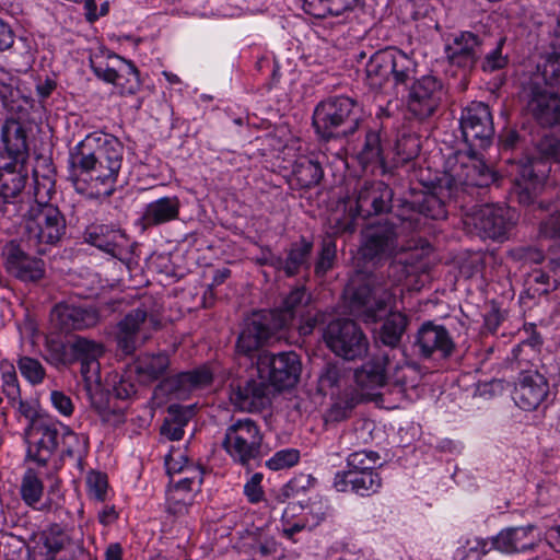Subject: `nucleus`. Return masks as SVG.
<instances>
[{
  "instance_id": "f257e3e1",
  "label": "nucleus",
  "mask_w": 560,
  "mask_h": 560,
  "mask_svg": "<svg viewBox=\"0 0 560 560\" xmlns=\"http://www.w3.org/2000/svg\"><path fill=\"white\" fill-rule=\"evenodd\" d=\"M440 179L434 192H421L405 206L412 212L433 220L445 219L451 209L462 212L476 201L481 191L497 182V173L481 159L471 154H456L455 162Z\"/></svg>"
},
{
  "instance_id": "f03ea898",
  "label": "nucleus",
  "mask_w": 560,
  "mask_h": 560,
  "mask_svg": "<svg viewBox=\"0 0 560 560\" xmlns=\"http://www.w3.org/2000/svg\"><path fill=\"white\" fill-rule=\"evenodd\" d=\"M124 161V144L105 132L89 133L70 152L72 174L84 175L98 195L110 196Z\"/></svg>"
},
{
  "instance_id": "7ed1b4c3",
  "label": "nucleus",
  "mask_w": 560,
  "mask_h": 560,
  "mask_svg": "<svg viewBox=\"0 0 560 560\" xmlns=\"http://www.w3.org/2000/svg\"><path fill=\"white\" fill-rule=\"evenodd\" d=\"M310 302L311 294L306 289L296 287L284 296L279 307L254 313L237 338V351L249 355L258 350L279 330L292 326L298 317L303 318L308 313Z\"/></svg>"
},
{
  "instance_id": "20e7f679",
  "label": "nucleus",
  "mask_w": 560,
  "mask_h": 560,
  "mask_svg": "<svg viewBox=\"0 0 560 560\" xmlns=\"http://www.w3.org/2000/svg\"><path fill=\"white\" fill-rule=\"evenodd\" d=\"M389 293L387 288L376 284L374 277L366 278L353 288L349 307L364 323H376L384 318L378 331V341L392 349L399 346L409 324V318L401 312H389Z\"/></svg>"
},
{
  "instance_id": "39448f33",
  "label": "nucleus",
  "mask_w": 560,
  "mask_h": 560,
  "mask_svg": "<svg viewBox=\"0 0 560 560\" xmlns=\"http://www.w3.org/2000/svg\"><path fill=\"white\" fill-rule=\"evenodd\" d=\"M362 117V105L355 98L346 95L329 96L315 106L312 125L322 140L329 141L352 136Z\"/></svg>"
},
{
  "instance_id": "423d86ee",
  "label": "nucleus",
  "mask_w": 560,
  "mask_h": 560,
  "mask_svg": "<svg viewBox=\"0 0 560 560\" xmlns=\"http://www.w3.org/2000/svg\"><path fill=\"white\" fill-rule=\"evenodd\" d=\"M25 230L38 255H46L50 247L58 246L67 234L65 214L57 206L45 201L39 183L36 185L35 205L27 211Z\"/></svg>"
},
{
  "instance_id": "0eeeda50",
  "label": "nucleus",
  "mask_w": 560,
  "mask_h": 560,
  "mask_svg": "<svg viewBox=\"0 0 560 560\" xmlns=\"http://www.w3.org/2000/svg\"><path fill=\"white\" fill-rule=\"evenodd\" d=\"M413 75H417V62L396 47L375 51L365 65L366 83L376 91L387 83H392L397 92L406 90Z\"/></svg>"
},
{
  "instance_id": "6e6552de",
  "label": "nucleus",
  "mask_w": 560,
  "mask_h": 560,
  "mask_svg": "<svg viewBox=\"0 0 560 560\" xmlns=\"http://www.w3.org/2000/svg\"><path fill=\"white\" fill-rule=\"evenodd\" d=\"M393 189L383 180L359 182L353 198L349 199V215L336 221V233H353L358 217L369 219L388 213L393 208Z\"/></svg>"
},
{
  "instance_id": "1a4fd4ad",
  "label": "nucleus",
  "mask_w": 560,
  "mask_h": 560,
  "mask_svg": "<svg viewBox=\"0 0 560 560\" xmlns=\"http://www.w3.org/2000/svg\"><path fill=\"white\" fill-rule=\"evenodd\" d=\"M472 202L463 210V224L467 233L482 240L503 241L514 225L513 213L504 206Z\"/></svg>"
},
{
  "instance_id": "9d476101",
  "label": "nucleus",
  "mask_w": 560,
  "mask_h": 560,
  "mask_svg": "<svg viewBox=\"0 0 560 560\" xmlns=\"http://www.w3.org/2000/svg\"><path fill=\"white\" fill-rule=\"evenodd\" d=\"M401 250L398 226L394 222L377 221L361 230L359 255L364 262L380 266L396 257Z\"/></svg>"
},
{
  "instance_id": "9b49d317",
  "label": "nucleus",
  "mask_w": 560,
  "mask_h": 560,
  "mask_svg": "<svg viewBox=\"0 0 560 560\" xmlns=\"http://www.w3.org/2000/svg\"><path fill=\"white\" fill-rule=\"evenodd\" d=\"M262 438L256 421L237 419L226 428L222 447L234 463L249 466L261 456Z\"/></svg>"
},
{
  "instance_id": "f8f14e48",
  "label": "nucleus",
  "mask_w": 560,
  "mask_h": 560,
  "mask_svg": "<svg viewBox=\"0 0 560 560\" xmlns=\"http://www.w3.org/2000/svg\"><path fill=\"white\" fill-rule=\"evenodd\" d=\"M160 328L161 320L155 313L149 312L144 305L133 308L117 324V348L125 355H131Z\"/></svg>"
},
{
  "instance_id": "ddd939ff",
  "label": "nucleus",
  "mask_w": 560,
  "mask_h": 560,
  "mask_svg": "<svg viewBox=\"0 0 560 560\" xmlns=\"http://www.w3.org/2000/svg\"><path fill=\"white\" fill-rule=\"evenodd\" d=\"M257 376L281 392L294 387L302 372L300 357L294 351L272 353L262 351L256 362Z\"/></svg>"
},
{
  "instance_id": "4468645a",
  "label": "nucleus",
  "mask_w": 560,
  "mask_h": 560,
  "mask_svg": "<svg viewBox=\"0 0 560 560\" xmlns=\"http://www.w3.org/2000/svg\"><path fill=\"white\" fill-rule=\"evenodd\" d=\"M327 348L347 361L360 359L368 353L369 340L361 327L352 319L331 320L323 334Z\"/></svg>"
},
{
  "instance_id": "2eb2a0df",
  "label": "nucleus",
  "mask_w": 560,
  "mask_h": 560,
  "mask_svg": "<svg viewBox=\"0 0 560 560\" xmlns=\"http://www.w3.org/2000/svg\"><path fill=\"white\" fill-rule=\"evenodd\" d=\"M522 100L525 113L540 127L560 125V93L547 83L530 80L524 88Z\"/></svg>"
},
{
  "instance_id": "dca6fc26",
  "label": "nucleus",
  "mask_w": 560,
  "mask_h": 560,
  "mask_svg": "<svg viewBox=\"0 0 560 560\" xmlns=\"http://www.w3.org/2000/svg\"><path fill=\"white\" fill-rule=\"evenodd\" d=\"M459 126L464 141L470 148L466 154L479 159L472 149L488 148L494 137L493 117L489 105L483 102L469 103L462 110Z\"/></svg>"
},
{
  "instance_id": "f3484780",
  "label": "nucleus",
  "mask_w": 560,
  "mask_h": 560,
  "mask_svg": "<svg viewBox=\"0 0 560 560\" xmlns=\"http://www.w3.org/2000/svg\"><path fill=\"white\" fill-rule=\"evenodd\" d=\"M406 91H408L407 109L419 120L433 116L445 94L442 81L430 74L419 79L413 75Z\"/></svg>"
},
{
  "instance_id": "a211bd4d",
  "label": "nucleus",
  "mask_w": 560,
  "mask_h": 560,
  "mask_svg": "<svg viewBox=\"0 0 560 560\" xmlns=\"http://www.w3.org/2000/svg\"><path fill=\"white\" fill-rule=\"evenodd\" d=\"M65 425L51 418L33 420L26 433L37 436V440L28 443L27 458L35 462L38 466H46L61 442Z\"/></svg>"
},
{
  "instance_id": "6ab92c4d",
  "label": "nucleus",
  "mask_w": 560,
  "mask_h": 560,
  "mask_svg": "<svg viewBox=\"0 0 560 560\" xmlns=\"http://www.w3.org/2000/svg\"><path fill=\"white\" fill-rule=\"evenodd\" d=\"M413 348L417 354L424 360H445L453 355L456 349L455 341L444 325L434 320L421 324L415 335Z\"/></svg>"
},
{
  "instance_id": "aec40b11",
  "label": "nucleus",
  "mask_w": 560,
  "mask_h": 560,
  "mask_svg": "<svg viewBox=\"0 0 560 560\" xmlns=\"http://www.w3.org/2000/svg\"><path fill=\"white\" fill-rule=\"evenodd\" d=\"M7 272L23 282H37L45 276L43 259L26 253L16 240L7 242L1 250Z\"/></svg>"
},
{
  "instance_id": "412c9836",
  "label": "nucleus",
  "mask_w": 560,
  "mask_h": 560,
  "mask_svg": "<svg viewBox=\"0 0 560 560\" xmlns=\"http://www.w3.org/2000/svg\"><path fill=\"white\" fill-rule=\"evenodd\" d=\"M506 163L511 164L512 170L509 175L513 177L514 189L520 203L530 205L537 197L544 182L547 177V171L539 168L540 163L535 160L514 161L506 158Z\"/></svg>"
},
{
  "instance_id": "4be33fe9",
  "label": "nucleus",
  "mask_w": 560,
  "mask_h": 560,
  "mask_svg": "<svg viewBox=\"0 0 560 560\" xmlns=\"http://www.w3.org/2000/svg\"><path fill=\"white\" fill-rule=\"evenodd\" d=\"M491 538L494 550L509 556L536 552L541 542L535 524L509 526Z\"/></svg>"
},
{
  "instance_id": "5701e85b",
  "label": "nucleus",
  "mask_w": 560,
  "mask_h": 560,
  "mask_svg": "<svg viewBox=\"0 0 560 560\" xmlns=\"http://www.w3.org/2000/svg\"><path fill=\"white\" fill-rule=\"evenodd\" d=\"M230 400L241 411H261L270 402L268 384L259 376L233 380L230 384Z\"/></svg>"
},
{
  "instance_id": "b1692460",
  "label": "nucleus",
  "mask_w": 560,
  "mask_h": 560,
  "mask_svg": "<svg viewBox=\"0 0 560 560\" xmlns=\"http://www.w3.org/2000/svg\"><path fill=\"white\" fill-rule=\"evenodd\" d=\"M389 364V355L385 352H380L372 355L353 372L351 371V381L355 384L353 388L364 394V400L371 399L374 390L387 384Z\"/></svg>"
},
{
  "instance_id": "393cba45",
  "label": "nucleus",
  "mask_w": 560,
  "mask_h": 560,
  "mask_svg": "<svg viewBox=\"0 0 560 560\" xmlns=\"http://www.w3.org/2000/svg\"><path fill=\"white\" fill-rule=\"evenodd\" d=\"M549 394V383L537 370H521L514 385L513 399L523 410L537 409Z\"/></svg>"
},
{
  "instance_id": "a878e982",
  "label": "nucleus",
  "mask_w": 560,
  "mask_h": 560,
  "mask_svg": "<svg viewBox=\"0 0 560 560\" xmlns=\"http://www.w3.org/2000/svg\"><path fill=\"white\" fill-rule=\"evenodd\" d=\"M50 318L58 330L70 332L94 327L100 320V314L91 305L59 303L52 308Z\"/></svg>"
},
{
  "instance_id": "bb28decb",
  "label": "nucleus",
  "mask_w": 560,
  "mask_h": 560,
  "mask_svg": "<svg viewBox=\"0 0 560 560\" xmlns=\"http://www.w3.org/2000/svg\"><path fill=\"white\" fill-rule=\"evenodd\" d=\"M83 238L85 243L119 260H124L129 254V238L120 229L92 224L84 231Z\"/></svg>"
},
{
  "instance_id": "cd10ccee",
  "label": "nucleus",
  "mask_w": 560,
  "mask_h": 560,
  "mask_svg": "<svg viewBox=\"0 0 560 560\" xmlns=\"http://www.w3.org/2000/svg\"><path fill=\"white\" fill-rule=\"evenodd\" d=\"M445 55L451 65L471 69L481 58L482 39L472 32L462 31L445 45Z\"/></svg>"
},
{
  "instance_id": "c85d7f7f",
  "label": "nucleus",
  "mask_w": 560,
  "mask_h": 560,
  "mask_svg": "<svg viewBox=\"0 0 560 560\" xmlns=\"http://www.w3.org/2000/svg\"><path fill=\"white\" fill-rule=\"evenodd\" d=\"M21 118L10 117L1 126L2 156L10 159L9 163L25 165L30 156L27 130L20 121Z\"/></svg>"
},
{
  "instance_id": "c756f323",
  "label": "nucleus",
  "mask_w": 560,
  "mask_h": 560,
  "mask_svg": "<svg viewBox=\"0 0 560 560\" xmlns=\"http://www.w3.org/2000/svg\"><path fill=\"white\" fill-rule=\"evenodd\" d=\"M12 49L11 63L18 73L27 72L35 61L31 42L25 37L16 39L11 24L0 18V52Z\"/></svg>"
},
{
  "instance_id": "7c9ffc66",
  "label": "nucleus",
  "mask_w": 560,
  "mask_h": 560,
  "mask_svg": "<svg viewBox=\"0 0 560 560\" xmlns=\"http://www.w3.org/2000/svg\"><path fill=\"white\" fill-rule=\"evenodd\" d=\"M20 79L0 67V102L9 113L24 118L33 107L34 100L23 95L19 89Z\"/></svg>"
},
{
  "instance_id": "2f4dec72",
  "label": "nucleus",
  "mask_w": 560,
  "mask_h": 560,
  "mask_svg": "<svg viewBox=\"0 0 560 560\" xmlns=\"http://www.w3.org/2000/svg\"><path fill=\"white\" fill-rule=\"evenodd\" d=\"M338 492H352L360 497H371L382 488V477L377 471L336 472L332 481Z\"/></svg>"
},
{
  "instance_id": "473e14b6",
  "label": "nucleus",
  "mask_w": 560,
  "mask_h": 560,
  "mask_svg": "<svg viewBox=\"0 0 560 560\" xmlns=\"http://www.w3.org/2000/svg\"><path fill=\"white\" fill-rule=\"evenodd\" d=\"M26 180L24 165L7 163L0 166V213H8V206L15 203Z\"/></svg>"
},
{
  "instance_id": "72a5a7b5",
  "label": "nucleus",
  "mask_w": 560,
  "mask_h": 560,
  "mask_svg": "<svg viewBox=\"0 0 560 560\" xmlns=\"http://www.w3.org/2000/svg\"><path fill=\"white\" fill-rule=\"evenodd\" d=\"M314 249V243L301 236L292 242L284 249V257L281 256V272L288 278L295 277L303 271L311 269V258Z\"/></svg>"
},
{
  "instance_id": "f704fd0d",
  "label": "nucleus",
  "mask_w": 560,
  "mask_h": 560,
  "mask_svg": "<svg viewBox=\"0 0 560 560\" xmlns=\"http://www.w3.org/2000/svg\"><path fill=\"white\" fill-rule=\"evenodd\" d=\"M69 541L68 535L58 524H51L39 534L34 547L28 549L30 560H55Z\"/></svg>"
},
{
  "instance_id": "c9c22d12",
  "label": "nucleus",
  "mask_w": 560,
  "mask_h": 560,
  "mask_svg": "<svg viewBox=\"0 0 560 560\" xmlns=\"http://www.w3.org/2000/svg\"><path fill=\"white\" fill-rule=\"evenodd\" d=\"M350 382L351 370L347 369L342 363L328 362L319 372L317 390L323 395L330 393L334 396L346 388H353Z\"/></svg>"
},
{
  "instance_id": "e433bc0d",
  "label": "nucleus",
  "mask_w": 560,
  "mask_h": 560,
  "mask_svg": "<svg viewBox=\"0 0 560 560\" xmlns=\"http://www.w3.org/2000/svg\"><path fill=\"white\" fill-rule=\"evenodd\" d=\"M182 203L177 196L161 197L147 205L142 221L147 226H156L178 219Z\"/></svg>"
},
{
  "instance_id": "4c0bfd02",
  "label": "nucleus",
  "mask_w": 560,
  "mask_h": 560,
  "mask_svg": "<svg viewBox=\"0 0 560 560\" xmlns=\"http://www.w3.org/2000/svg\"><path fill=\"white\" fill-rule=\"evenodd\" d=\"M93 73L102 81L115 85L119 73H128L126 59L110 51H101L90 58Z\"/></svg>"
},
{
  "instance_id": "58836bf2",
  "label": "nucleus",
  "mask_w": 560,
  "mask_h": 560,
  "mask_svg": "<svg viewBox=\"0 0 560 560\" xmlns=\"http://www.w3.org/2000/svg\"><path fill=\"white\" fill-rule=\"evenodd\" d=\"M330 408L326 411V422H341L348 419L357 405L364 400V394L354 388H346L336 393Z\"/></svg>"
},
{
  "instance_id": "ea45409f",
  "label": "nucleus",
  "mask_w": 560,
  "mask_h": 560,
  "mask_svg": "<svg viewBox=\"0 0 560 560\" xmlns=\"http://www.w3.org/2000/svg\"><path fill=\"white\" fill-rule=\"evenodd\" d=\"M44 482L33 468H27L22 476L20 495L24 504L33 510L47 511L49 504H42L44 497Z\"/></svg>"
},
{
  "instance_id": "a19ab883",
  "label": "nucleus",
  "mask_w": 560,
  "mask_h": 560,
  "mask_svg": "<svg viewBox=\"0 0 560 560\" xmlns=\"http://www.w3.org/2000/svg\"><path fill=\"white\" fill-rule=\"evenodd\" d=\"M168 366L170 358L167 354H145L136 361L133 372L140 382L151 383L163 376Z\"/></svg>"
},
{
  "instance_id": "79ce46f5",
  "label": "nucleus",
  "mask_w": 560,
  "mask_h": 560,
  "mask_svg": "<svg viewBox=\"0 0 560 560\" xmlns=\"http://www.w3.org/2000/svg\"><path fill=\"white\" fill-rule=\"evenodd\" d=\"M63 446L61 457L71 458L80 471L84 469V460L89 453V439L85 435L73 432L70 427L65 425L61 436Z\"/></svg>"
},
{
  "instance_id": "37998d69",
  "label": "nucleus",
  "mask_w": 560,
  "mask_h": 560,
  "mask_svg": "<svg viewBox=\"0 0 560 560\" xmlns=\"http://www.w3.org/2000/svg\"><path fill=\"white\" fill-rule=\"evenodd\" d=\"M293 174L302 188H311L319 184L324 171L316 158L301 156L294 162Z\"/></svg>"
},
{
  "instance_id": "c03bdc74",
  "label": "nucleus",
  "mask_w": 560,
  "mask_h": 560,
  "mask_svg": "<svg viewBox=\"0 0 560 560\" xmlns=\"http://www.w3.org/2000/svg\"><path fill=\"white\" fill-rule=\"evenodd\" d=\"M358 160L363 167L369 165L384 166L383 144L381 133L377 130H366L361 149L358 151Z\"/></svg>"
},
{
  "instance_id": "a18cd8bd",
  "label": "nucleus",
  "mask_w": 560,
  "mask_h": 560,
  "mask_svg": "<svg viewBox=\"0 0 560 560\" xmlns=\"http://www.w3.org/2000/svg\"><path fill=\"white\" fill-rule=\"evenodd\" d=\"M91 406L104 421H110L112 417L120 419L124 416V407L114 402L112 390H105L98 385L92 389L89 388Z\"/></svg>"
},
{
  "instance_id": "49530a36",
  "label": "nucleus",
  "mask_w": 560,
  "mask_h": 560,
  "mask_svg": "<svg viewBox=\"0 0 560 560\" xmlns=\"http://www.w3.org/2000/svg\"><path fill=\"white\" fill-rule=\"evenodd\" d=\"M541 75V83H547L553 89L560 86V39L549 35Z\"/></svg>"
},
{
  "instance_id": "de8ad7c7",
  "label": "nucleus",
  "mask_w": 560,
  "mask_h": 560,
  "mask_svg": "<svg viewBox=\"0 0 560 560\" xmlns=\"http://www.w3.org/2000/svg\"><path fill=\"white\" fill-rule=\"evenodd\" d=\"M72 342L67 343L58 338H47L45 342L46 354L44 359L56 369L73 364L71 355Z\"/></svg>"
},
{
  "instance_id": "09e8293b",
  "label": "nucleus",
  "mask_w": 560,
  "mask_h": 560,
  "mask_svg": "<svg viewBox=\"0 0 560 560\" xmlns=\"http://www.w3.org/2000/svg\"><path fill=\"white\" fill-rule=\"evenodd\" d=\"M337 259V245L331 236L323 238L314 262V275L323 279L334 269Z\"/></svg>"
},
{
  "instance_id": "8fccbe9b",
  "label": "nucleus",
  "mask_w": 560,
  "mask_h": 560,
  "mask_svg": "<svg viewBox=\"0 0 560 560\" xmlns=\"http://www.w3.org/2000/svg\"><path fill=\"white\" fill-rule=\"evenodd\" d=\"M168 413L172 418L164 420L160 432L171 441H179L184 436V427L188 422V412L179 406H171Z\"/></svg>"
},
{
  "instance_id": "3c124183",
  "label": "nucleus",
  "mask_w": 560,
  "mask_h": 560,
  "mask_svg": "<svg viewBox=\"0 0 560 560\" xmlns=\"http://www.w3.org/2000/svg\"><path fill=\"white\" fill-rule=\"evenodd\" d=\"M494 550L492 538L485 539L475 537L467 539L454 553L455 560H481L483 556Z\"/></svg>"
},
{
  "instance_id": "603ef678",
  "label": "nucleus",
  "mask_w": 560,
  "mask_h": 560,
  "mask_svg": "<svg viewBox=\"0 0 560 560\" xmlns=\"http://www.w3.org/2000/svg\"><path fill=\"white\" fill-rule=\"evenodd\" d=\"M380 460V454L374 451H358L349 454L346 458L347 470L341 472H368L376 471V466Z\"/></svg>"
},
{
  "instance_id": "864d4df0",
  "label": "nucleus",
  "mask_w": 560,
  "mask_h": 560,
  "mask_svg": "<svg viewBox=\"0 0 560 560\" xmlns=\"http://www.w3.org/2000/svg\"><path fill=\"white\" fill-rule=\"evenodd\" d=\"M419 259V254L411 253L410 259L406 258L402 259L394 257L390 260L388 268H387V275L392 285L399 284L404 279L409 277L410 275L415 273L417 270L416 267V260Z\"/></svg>"
},
{
  "instance_id": "5fc2aeb1",
  "label": "nucleus",
  "mask_w": 560,
  "mask_h": 560,
  "mask_svg": "<svg viewBox=\"0 0 560 560\" xmlns=\"http://www.w3.org/2000/svg\"><path fill=\"white\" fill-rule=\"evenodd\" d=\"M420 138L416 133H400L395 143L397 161L400 163H407L416 159L420 152Z\"/></svg>"
},
{
  "instance_id": "6e6d98bb",
  "label": "nucleus",
  "mask_w": 560,
  "mask_h": 560,
  "mask_svg": "<svg viewBox=\"0 0 560 560\" xmlns=\"http://www.w3.org/2000/svg\"><path fill=\"white\" fill-rule=\"evenodd\" d=\"M104 353V347L102 343L85 337H75L72 341L71 355L74 362H81L84 360L98 359Z\"/></svg>"
},
{
  "instance_id": "4d7b16f0",
  "label": "nucleus",
  "mask_w": 560,
  "mask_h": 560,
  "mask_svg": "<svg viewBox=\"0 0 560 560\" xmlns=\"http://www.w3.org/2000/svg\"><path fill=\"white\" fill-rule=\"evenodd\" d=\"M0 371L2 378V392L7 396L9 402L12 406H15L21 394L15 368L8 360H3L0 362Z\"/></svg>"
},
{
  "instance_id": "13d9d810",
  "label": "nucleus",
  "mask_w": 560,
  "mask_h": 560,
  "mask_svg": "<svg viewBox=\"0 0 560 560\" xmlns=\"http://www.w3.org/2000/svg\"><path fill=\"white\" fill-rule=\"evenodd\" d=\"M194 504L192 493L182 492L178 489H171L166 498V511L175 517H182L189 513Z\"/></svg>"
},
{
  "instance_id": "bf43d9fd",
  "label": "nucleus",
  "mask_w": 560,
  "mask_h": 560,
  "mask_svg": "<svg viewBox=\"0 0 560 560\" xmlns=\"http://www.w3.org/2000/svg\"><path fill=\"white\" fill-rule=\"evenodd\" d=\"M301 508V505L290 503L282 513V534L289 539H292L295 534L302 532L308 526V522L305 517H299L296 521H293L296 510Z\"/></svg>"
},
{
  "instance_id": "052dcab7",
  "label": "nucleus",
  "mask_w": 560,
  "mask_h": 560,
  "mask_svg": "<svg viewBox=\"0 0 560 560\" xmlns=\"http://www.w3.org/2000/svg\"><path fill=\"white\" fill-rule=\"evenodd\" d=\"M18 368L21 375L32 385L43 383L46 376V371L43 364L37 359L31 357H21L18 361Z\"/></svg>"
},
{
  "instance_id": "680f3d73",
  "label": "nucleus",
  "mask_w": 560,
  "mask_h": 560,
  "mask_svg": "<svg viewBox=\"0 0 560 560\" xmlns=\"http://www.w3.org/2000/svg\"><path fill=\"white\" fill-rule=\"evenodd\" d=\"M135 372L127 371L120 376H115L112 393L117 400H129L137 395V384L135 382Z\"/></svg>"
},
{
  "instance_id": "e2e57ef3",
  "label": "nucleus",
  "mask_w": 560,
  "mask_h": 560,
  "mask_svg": "<svg viewBox=\"0 0 560 560\" xmlns=\"http://www.w3.org/2000/svg\"><path fill=\"white\" fill-rule=\"evenodd\" d=\"M86 490L91 499L105 502L108 492L107 475L97 470L89 471L86 476Z\"/></svg>"
},
{
  "instance_id": "0e129e2a",
  "label": "nucleus",
  "mask_w": 560,
  "mask_h": 560,
  "mask_svg": "<svg viewBox=\"0 0 560 560\" xmlns=\"http://www.w3.org/2000/svg\"><path fill=\"white\" fill-rule=\"evenodd\" d=\"M126 67L129 68L128 73H119L115 85L119 88L122 95H133L141 88L140 72L130 60H126Z\"/></svg>"
},
{
  "instance_id": "69168bd1",
  "label": "nucleus",
  "mask_w": 560,
  "mask_h": 560,
  "mask_svg": "<svg viewBox=\"0 0 560 560\" xmlns=\"http://www.w3.org/2000/svg\"><path fill=\"white\" fill-rule=\"evenodd\" d=\"M162 388L170 395L183 398L191 392L188 371L179 372L163 380Z\"/></svg>"
},
{
  "instance_id": "338daca9",
  "label": "nucleus",
  "mask_w": 560,
  "mask_h": 560,
  "mask_svg": "<svg viewBox=\"0 0 560 560\" xmlns=\"http://www.w3.org/2000/svg\"><path fill=\"white\" fill-rule=\"evenodd\" d=\"M504 44L505 38H500L497 46L485 55L481 60V70L483 72L492 73L502 70L508 66L509 57L502 52Z\"/></svg>"
},
{
  "instance_id": "774afa93",
  "label": "nucleus",
  "mask_w": 560,
  "mask_h": 560,
  "mask_svg": "<svg viewBox=\"0 0 560 560\" xmlns=\"http://www.w3.org/2000/svg\"><path fill=\"white\" fill-rule=\"evenodd\" d=\"M301 454L296 448H283L277 451L269 459L266 460V466L271 470H282L291 468L300 460Z\"/></svg>"
}]
</instances>
